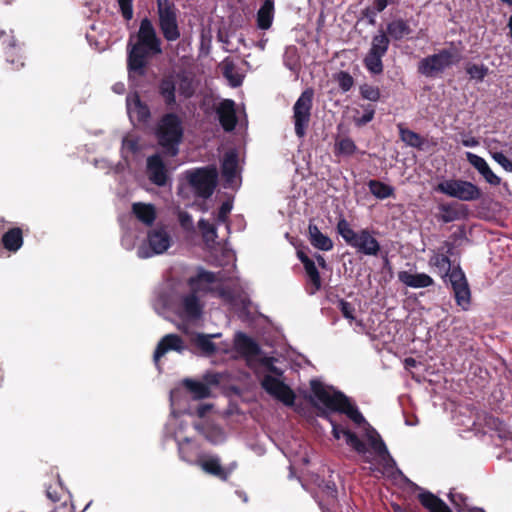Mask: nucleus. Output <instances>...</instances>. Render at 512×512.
<instances>
[{"mask_svg":"<svg viewBox=\"0 0 512 512\" xmlns=\"http://www.w3.org/2000/svg\"><path fill=\"white\" fill-rule=\"evenodd\" d=\"M398 279L405 286L419 289L430 287L434 284V280L426 273H412L410 271H400Z\"/></svg>","mask_w":512,"mask_h":512,"instance_id":"24","label":"nucleus"},{"mask_svg":"<svg viewBox=\"0 0 512 512\" xmlns=\"http://www.w3.org/2000/svg\"><path fill=\"white\" fill-rule=\"evenodd\" d=\"M374 113H375L374 109L367 108V109H365V112L362 116L355 115L353 117V121H354L355 125H357L359 127L364 126L365 124L372 121V119L374 117Z\"/></svg>","mask_w":512,"mask_h":512,"instance_id":"50","label":"nucleus"},{"mask_svg":"<svg viewBox=\"0 0 512 512\" xmlns=\"http://www.w3.org/2000/svg\"><path fill=\"white\" fill-rule=\"evenodd\" d=\"M185 177L197 196L208 198L216 187L218 173L214 166H210L186 171Z\"/></svg>","mask_w":512,"mask_h":512,"instance_id":"10","label":"nucleus"},{"mask_svg":"<svg viewBox=\"0 0 512 512\" xmlns=\"http://www.w3.org/2000/svg\"><path fill=\"white\" fill-rule=\"evenodd\" d=\"M436 190L461 201H474L481 197L480 189L464 180H445L437 185Z\"/></svg>","mask_w":512,"mask_h":512,"instance_id":"12","label":"nucleus"},{"mask_svg":"<svg viewBox=\"0 0 512 512\" xmlns=\"http://www.w3.org/2000/svg\"><path fill=\"white\" fill-rule=\"evenodd\" d=\"M298 259L304 266L308 277L309 293L315 294L321 288V278L314 259L308 257L303 251L297 252Z\"/></svg>","mask_w":512,"mask_h":512,"instance_id":"21","label":"nucleus"},{"mask_svg":"<svg viewBox=\"0 0 512 512\" xmlns=\"http://www.w3.org/2000/svg\"><path fill=\"white\" fill-rule=\"evenodd\" d=\"M162 52L160 39L148 18H144L135 36L128 42L129 79L134 82L145 73L148 57Z\"/></svg>","mask_w":512,"mask_h":512,"instance_id":"3","label":"nucleus"},{"mask_svg":"<svg viewBox=\"0 0 512 512\" xmlns=\"http://www.w3.org/2000/svg\"><path fill=\"white\" fill-rule=\"evenodd\" d=\"M203 434L205 438L213 444L222 443L226 437L224 431L220 427L214 425L207 426Z\"/></svg>","mask_w":512,"mask_h":512,"instance_id":"41","label":"nucleus"},{"mask_svg":"<svg viewBox=\"0 0 512 512\" xmlns=\"http://www.w3.org/2000/svg\"><path fill=\"white\" fill-rule=\"evenodd\" d=\"M178 220L183 229H185L187 231H190L193 229L194 225H193L192 216L190 214H188L187 212L180 211L178 213Z\"/></svg>","mask_w":512,"mask_h":512,"instance_id":"51","label":"nucleus"},{"mask_svg":"<svg viewBox=\"0 0 512 512\" xmlns=\"http://www.w3.org/2000/svg\"><path fill=\"white\" fill-rule=\"evenodd\" d=\"M186 349L183 340L176 334L165 335L158 343L154 352V363L159 366V361L169 351L182 353Z\"/></svg>","mask_w":512,"mask_h":512,"instance_id":"18","label":"nucleus"},{"mask_svg":"<svg viewBox=\"0 0 512 512\" xmlns=\"http://www.w3.org/2000/svg\"><path fill=\"white\" fill-rule=\"evenodd\" d=\"M357 150V147L354 141L350 138H342L338 140L335 144V151L337 154L344 156H351Z\"/></svg>","mask_w":512,"mask_h":512,"instance_id":"40","label":"nucleus"},{"mask_svg":"<svg viewBox=\"0 0 512 512\" xmlns=\"http://www.w3.org/2000/svg\"><path fill=\"white\" fill-rule=\"evenodd\" d=\"M125 90V87H124V84L122 83H116L114 86H113V91L115 93H118V94H121L123 93Z\"/></svg>","mask_w":512,"mask_h":512,"instance_id":"60","label":"nucleus"},{"mask_svg":"<svg viewBox=\"0 0 512 512\" xmlns=\"http://www.w3.org/2000/svg\"><path fill=\"white\" fill-rule=\"evenodd\" d=\"M467 73L472 79L482 81L488 73V68L484 65L473 64L467 67Z\"/></svg>","mask_w":512,"mask_h":512,"instance_id":"46","label":"nucleus"},{"mask_svg":"<svg viewBox=\"0 0 512 512\" xmlns=\"http://www.w3.org/2000/svg\"><path fill=\"white\" fill-rule=\"evenodd\" d=\"M339 309L341 310L343 316L350 320V321H354L355 320V317L353 315L355 309L354 307L347 301H344V300H341L339 302Z\"/></svg>","mask_w":512,"mask_h":512,"instance_id":"52","label":"nucleus"},{"mask_svg":"<svg viewBox=\"0 0 512 512\" xmlns=\"http://www.w3.org/2000/svg\"><path fill=\"white\" fill-rule=\"evenodd\" d=\"M389 37L384 31H379L372 39L371 48L369 52L385 55L389 47Z\"/></svg>","mask_w":512,"mask_h":512,"instance_id":"35","label":"nucleus"},{"mask_svg":"<svg viewBox=\"0 0 512 512\" xmlns=\"http://www.w3.org/2000/svg\"><path fill=\"white\" fill-rule=\"evenodd\" d=\"M132 213L134 214L136 219L145 226H151L157 218V209L151 203H133Z\"/></svg>","mask_w":512,"mask_h":512,"instance_id":"26","label":"nucleus"},{"mask_svg":"<svg viewBox=\"0 0 512 512\" xmlns=\"http://www.w3.org/2000/svg\"><path fill=\"white\" fill-rule=\"evenodd\" d=\"M312 102L313 91L308 89L300 95L293 106V123L295 133L299 138L305 136L306 129L310 123Z\"/></svg>","mask_w":512,"mask_h":512,"instance_id":"13","label":"nucleus"},{"mask_svg":"<svg viewBox=\"0 0 512 512\" xmlns=\"http://www.w3.org/2000/svg\"><path fill=\"white\" fill-rule=\"evenodd\" d=\"M388 5V0H374L372 8L366 9V16L370 17V23L375 22L374 18L377 13L383 11Z\"/></svg>","mask_w":512,"mask_h":512,"instance_id":"47","label":"nucleus"},{"mask_svg":"<svg viewBox=\"0 0 512 512\" xmlns=\"http://www.w3.org/2000/svg\"><path fill=\"white\" fill-rule=\"evenodd\" d=\"M178 79V93L184 98H190L195 91L193 80L186 75H179Z\"/></svg>","mask_w":512,"mask_h":512,"instance_id":"39","label":"nucleus"},{"mask_svg":"<svg viewBox=\"0 0 512 512\" xmlns=\"http://www.w3.org/2000/svg\"><path fill=\"white\" fill-rule=\"evenodd\" d=\"M222 175L228 187L234 188L239 184V165L235 151L225 153L222 161Z\"/></svg>","mask_w":512,"mask_h":512,"instance_id":"19","label":"nucleus"},{"mask_svg":"<svg viewBox=\"0 0 512 512\" xmlns=\"http://www.w3.org/2000/svg\"><path fill=\"white\" fill-rule=\"evenodd\" d=\"M211 408L210 405H201L198 410H197V413L200 417H203L205 416V414L207 413V411Z\"/></svg>","mask_w":512,"mask_h":512,"instance_id":"59","label":"nucleus"},{"mask_svg":"<svg viewBox=\"0 0 512 512\" xmlns=\"http://www.w3.org/2000/svg\"><path fill=\"white\" fill-rule=\"evenodd\" d=\"M196 465L204 472L217 476L222 480H226L235 468V465H232L229 469H225L221 466L220 459L217 456L206 454L198 457Z\"/></svg>","mask_w":512,"mask_h":512,"instance_id":"17","label":"nucleus"},{"mask_svg":"<svg viewBox=\"0 0 512 512\" xmlns=\"http://www.w3.org/2000/svg\"><path fill=\"white\" fill-rule=\"evenodd\" d=\"M174 244V237L164 225L150 229L146 239L138 246L136 254L141 259L151 258L166 253Z\"/></svg>","mask_w":512,"mask_h":512,"instance_id":"9","label":"nucleus"},{"mask_svg":"<svg viewBox=\"0 0 512 512\" xmlns=\"http://www.w3.org/2000/svg\"><path fill=\"white\" fill-rule=\"evenodd\" d=\"M314 261L316 263L317 266L323 268V269H326L327 268V264H326V261L324 259V257L320 254H315L314 255Z\"/></svg>","mask_w":512,"mask_h":512,"instance_id":"58","label":"nucleus"},{"mask_svg":"<svg viewBox=\"0 0 512 512\" xmlns=\"http://www.w3.org/2000/svg\"><path fill=\"white\" fill-rule=\"evenodd\" d=\"M324 492L326 493L327 497H329L331 499H335L336 498L337 490H336V487H335L334 484H332V485L327 484L326 487H325Z\"/></svg>","mask_w":512,"mask_h":512,"instance_id":"57","label":"nucleus"},{"mask_svg":"<svg viewBox=\"0 0 512 512\" xmlns=\"http://www.w3.org/2000/svg\"><path fill=\"white\" fill-rule=\"evenodd\" d=\"M361 96L369 101H378L380 98V90L376 86L364 84L360 87Z\"/></svg>","mask_w":512,"mask_h":512,"instance_id":"44","label":"nucleus"},{"mask_svg":"<svg viewBox=\"0 0 512 512\" xmlns=\"http://www.w3.org/2000/svg\"><path fill=\"white\" fill-rule=\"evenodd\" d=\"M419 500L430 512H451L449 507L440 498L430 492L420 493Z\"/></svg>","mask_w":512,"mask_h":512,"instance_id":"28","label":"nucleus"},{"mask_svg":"<svg viewBox=\"0 0 512 512\" xmlns=\"http://www.w3.org/2000/svg\"><path fill=\"white\" fill-rule=\"evenodd\" d=\"M453 248V244L446 241L437 250L432 251L429 266L441 277H448L457 305L466 311L470 307L471 293L464 272L459 267H452L449 256Z\"/></svg>","mask_w":512,"mask_h":512,"instance_id":"4","label":"nucleus"},{"mask_svg":"<svg viewBox=\"0 0 512 512\" xmlns=\"http://www.w3.org/2000/svg\"><path fill=\"white\" fill-rule=\"evenodd\" d=\"M4 247L10 252L18 251L23 245L22 231L19 228H12L2 236Z\"/></svg>","mask_w":512,"mask_h":512,"instance_id":"30","label":"nucleus"},{"mask_svg":"<svg viewBox=\"0 0 512 512\" xmlns=\"http://www.w3.org/2000/svg\"><path fill=\"white\" fill-rule=\"evenodd\" d=\"M459 512H464V511L461 510ZM467 512H485V511L483 509H480V508H472V509H469Z\"/></svg>","mask_w":512,"mask_h":512,"instance_id":"64","label":"nucleus"},{"mask_svg":"<svg viewBox=\"0 0 512 512\" xmlns=\"http://www.w3.org/2000/svg\"><path fill=\"white\" fill-rule=\"evenodd\" d=\"M459 60L456 52L443 49L436 54L423 58L418 64V71L426 77H435Z\"/></svg>","mask_w":512,"mask_h":512,"instance_id":"11","label":"nucleus"},{"mask_svg":"<svg viewBox=\"0 0 512 512\" xmlns=\"http://www.w3.org/2000/svg\"><path fill=\"white\" fill-rule=\"evenodd\" d=\"M274 5L271 0H265L257 13V24L260 29L270 28L273 21Z\"/></svg>","mask_w":512,"mask_h":512,"instance_id":"31","label":"nucleus"},{"mask_svg":"<svg viewBox=\"0 0 512 512\" xmlns=\"http://www.w3.org/2000/svg\"><path fill=\"white\" fill-rule=\"evenodd\" d=\"M47 496L54 502L60 500V497L51 491L50 488L47 489Z\"/></svg>","mask_w":512,"mask_h":512,"instance_id":"61","label":"nucleus"},{"mask_svg":"<svg viewBox=\"0 0 512 512\" xmlns=\"http://www.w3.org/2000/svg\"><path fill=\"white\" fill-rule=\"evenodd\" d=\"M182 394L183 391L179 387L173 389L170 393L172 412L166 425V432L174 437L177 442L180 458L189 464L196 465L197 459L199 456H202V453L196 443L183 435L184 424L179 421L176 415V410L182 408Z\"/></svg>","mask_w":512,"mask_h":512,"instance_id":"5","label":"nucleus"},{"mask_svg":"<svg viewBox=\"0 0 512 512\" xmlns=\"http://www.w3.org/2000/svg\"><path fill=\"white\" fill-rule=\"evenodd\" d=\"M383 55L374 54L372 52H368L367 56L364 59L365 67L372 74H380L383 71V63H382Z\"/></svg>","mask_w":512,"mask_h":512,"instance_id":"37","label":"nucleus"},{"mask_svg":"<svg viewBox=\"0 0 512 512\" xmlns=\"http://www.w3.org/2000/svg\"><path fill=\"white\" fill-rule=\"evenodd\" d=\"M188 284L190 290L199 296L201 294L211 293L226 302L232 301V295L226 290V284L222 276L206 271L203 268L197 269L195 276L189 278Z\"/></svg>","mask_w":512,"mask_h":512,"instance_id":"7","label":"nucleus"},{"mask_svg":"<svg viewBox=\"0 0 512 512\" xmlns=\"http://www.w3.org/2000/svg\"><path fill=\"white\" fill-rule=\"evenodd\" d=\"M236 350L245 357L249 366L262 375L263 389L287 406L294 404L295 394L282 380V371L275 367V358L263 356L259 346L250 337L239 332L235 335Z\"/></svg>","mask_w":512,"mask_h":512,"instance_id":"2","label":"nucleus"},{"mask_svg":"<svg viewBox=\"0 0 512 512\" xmlns=\"http://www.w3.org/2000/svg\"><path fill=\"white\" fill-rule=\"evenodd\" d=\"M309 240L313 247L322 251H330L333 248V241L314 224L308 227Z\"/></svg>","mask_w":512,"mask_h":512,"instance_id":"27","label":"nucleus"},{"mask_svg":"<svg viewBox=\"0 0 512 512\" xmlns=\"http://www.w3.org/2000/svg\"><path fill=\"white\" fill-rule=\"evenodd\" d=\"M490 155L504 170L512 172V162L502 152L490 150Z\"/></svg>","mask_w":512,"mask_h":512,"instance_id":"48","label":"nucleus"},{"mask_svg":"<svg viewBox=\"0 0 512 512\" xmlns=\"http://www.w3.org/2000/svg\"><path fill=\"white\" fill-rule=\"evenodd\" d=\"M405 363H406L407 366H414L416 361L413 358H407L405 360Z\"/></svg>","mask_w":512,"mask_h":512,"instance_id":"63","label":"nucleus"},{"mask_svg":"<svg viewBox=\"0 0 512 512\" xmlns=\"http://www.w3.org/2000/svg\"><path fill=\"white\" fill-rule=\"evenodd\" d=\"M507 27H508V29H509V35H510V37L512 38V15L510 16V18H509V20H508Z\"/></svg>","mask_w":512,"mask_h":512,"instance_id":"62","label":"nucleus"},{"mask_svg":"<svg viewBox=\"0 0 512 512\" xmlns=\"http://www.w3.org/2000/svg\"><path fill=\"white\" fill-rule=\"evenodd\" d=\"M411 32L408 23L402 19H395L387 25V34L393 40H401Z\"/></svg>","mask_w":512,"mask_h":512,"instance_id":"29","label":"nucleus"},{"mask_svg":"<svg viewBox=\"0 0 512 512\" xmlns=\"http://www.w3.org/2000/svg\"><path fill=\"white\" fill-rule=\"evenodd\" d=\"M220 333L215 334H196L192 338V343L199 349L202 355L211 356L217 353H227L229 345L227 343L216 344L213 342L214 338L220 337Z\"/></svg>","mask_w":512,"mask_h":512,"instance_id":"16","label":"nucleus"},{"mask_svg":"<svg viewBox=\"0 0 512 512\" xmlns=\"http://www.w3.org/2000/svg\"><path fill=\"white\" fill-rule=\"evenodd\" d=\"M461 143L463 146L471 148L479 145V141L473 136L463 138Z\"/></svg>","mask_w":512,"mask_h":512,"instance_id":"56","label":"nucleus"},{"mask_svg":"<svg viewBox=\"0 0 512 512\" xmlns=\"http://www.w3.org/2000/svg\"><path fill=\"white\" fill-rule=\"evenodd\" d=\"M127 113L133 124L146 122L150 117L148 106L140 101L137 93L129 94L126 99Z\"/></svg>","mask_w":512,"mask_h":512,"instance_id":"20","label":"nucleus"},{"mask_svg":"<svg viewBox=\"0 0 512 512\" xmlns=\"http://www.w3.org/2000/svg\"><path fill=\"white\" fill-rule=\"evenodd\" d=\"M368 187L370 192L378 199H386L394 193L392 186L377 180H370Z\"/></svg>","mask_w":512,"mask_h":512,"instance_id":"33","label":"nucleus"},{"mask_svg":"<svg viewBox=\"0 0 512 512\" xmlns=\"http://www.w3.org/2000/svg\"><path fill=\"white\" fill-rule=\"evenodd\" d=\"M122 246L126 250H132L135 247V239L131 233H127L122 237Z\"/></svg>","mask_w":512,"mask_h":512,"instance_id":"55","label":"nucleus"},{"mask_svg":"<svg viewBox=\"0 0 512 512\" xmlns=\"http://www.w3.org/2000/svg\"><path fill=\"white\" fill-rule=\"evenodd\" d=\"M216 111L224 130L232 131L235 128L237 122L234 101L230 99L222 100L217 106Z\"/></svg>","mask_w":512,"mask_h":512,"instance_id":"22","label":"nucleus"},{"mask_svg":"<svg viewBox=\"0 0 512 512\" xmlns=\"http://www.w3.org/2000/svg\"><path fill=\"white\" fill-rule=\"evenodd\" d=\"M204 304L202 303L200 296L190 290L189 293L180 296L173 304V312L181 319L185 321H196L198 320L203 311Z\"/></svg>","mask_w":512,"mask_h":512,"instance_id":"14","label":"nucleus"},{"mask_svg":"<svg viewBox=\"0 0 512 512\" xmlns=\"http://www.w3.org/2000/svg\"><path fill=\"white\" fill-rule=\"evenodd\" d=\"M310 385L311 401L319 407L346 414L360 429V435L367 443L346 427L331 422L332 433L336 439L343 438L345 443L362 457L363 461L370 464V470L373 473L377 472L387 477H395L400 474L379 433L365 420L349 398L319 380H312Z\"/></svg>","mask_w":512,"mask_h":512,"instance_id":"1","label":"nucleus"},{"mask_svg":"<svg viewBox=\"0 0 512 512\" xmlns=\"http://www.w3.org/2000/svg\"><path fill=\"white\" fill-rule=\"evenodd\" d=\"M224 76L233 87H237L242 84L243 76L235 70L234 65L230 62H226L224 64Z\"/></svg>","mask_w":512,"mask_h":512,"instance_id":"43","label":"nucleus"},{"mask_svg":"<svg viewBox=\"0 0 512 512\" xmlns=\"http://www.w3.org/2000/svg\"><path fill=\"white\" fill-rule=\"evenodd\" d=\"M232 210V204L230 202H224L217 214V222L220 223H226V220L228 218V215L230 214Z\"/></svg>","mask_w":512,"mask_h":512,"instance_id":"53","label":"nucleus"},{"mask_svg":"<svg viewBox=\"0 0 512 512\" xmlns=\"http://www.w3.org/2000/svg\"><path fill=\"white\" fill-rule=\"evenodd\" d=\"M199 228L207 245L214 243L217 238L216 228L204 219L199 221Z\"/></svg>","mask_w":512,"mask_h":512,"instance_id":"42","label":"nucleus"},{"mask_svg":"<svg viewBox=\"0 0 512 512\" xmlns=\"http://www.w3.org/2000/svg\"><path fill=\"white\" fill-rule=\"evenodd\" d=\"M284 64L290 70H296L298 67V55L295 47H288L284 53Z\"/></svg>","mask_w":512,"mask_h":512,"instance_id":"45","label":"nucleus"},{"mask_svg":"<svg viewBox=\"0 0 512 512\" xmlns=\"http://www.w3.org/2000/svg\"><path fill=\"white\" fill-rule=\"evenodd\" d=\"M183 386L195 400L203 399L210 395V389L208 385L201 381L185 379L183 381Z\"/></svg>","mask_w":512,"mask_h":512,"instance_id":"32","label":"nucleus"},{"mask_svg":"<svg viewBox=\"0 0 512 512\" xmlns=\"http://www.w3.org/2000/svg\"><path fill=\"white\" fill-rule=\"evenodd\" d=\"M160 29L167 41H175L180 37L176 13L169 0H157Z\"/></svg>","mask_w":512,"mask_h":512,"instance_id":"15","label":"nucleus"},{"mask_svg":"<svg viewBox=\"0 0 512 512\" xmlns=\"http://www.w3.org/2000/svg\"><path fill=\"white\" fill-rule=\"evenodd\" d=\"M468 162L483 176V178L491 185L497 186L501 182L498 177L489 167L486 160L472 152H466Z\"/></svg>","mask_w":512,"mask_h":512,"instance_id":"23","label":"nucleus"},{"mask_svg":"<svg viewBox=\"0 0 512 512\" xmlns=\"http://www.w3.org/2000/svg\"><path fill=\"white\" fill-rule=\"evenodd\" d=\"M123 17L130 20L133 17L132 0H118Z\"/></svg>","mask_w":512,"mask_h":512,"instance_id":"54","label":"nucleus"},{"mask_svg":"<svg viewBox=\"0 0 512 512\" xmlns=\"http://www.w3.org/2000/svg\"><path fill=\"white\" fill-rule=\"evenodd\" d=\"M159 144L172 156L178 153L183 137L182 120L174 113L164 115L156 128Z\"/></svg>","mask_w":512,"mask_h":512,"instance_id":"8","label":"nucleus"},{"mask_svg":"<svg viewBox=\"0 0 512 512\" xmlns=\"http://www.w3.org/2000/svg\"><path fill=\"white\" fill-rule=\"evenodd\" d=\"M139 138L134 133L127 134L122 140L121 153L124 158L134 154L139 150Z\"/></svg>","mask_w":512,"mask_h":512,"instance_id":"36","label":"nucleus"},{"mask_svg":"<svg viewBox=\"0 0 512 512\" xmlns=\"http://www.w3.org/2000/svg\"><path fill=\"white\" fill-rule=\"evenodd\" d=\"M175 91H176V84L172 80V78H165L161 81L159 85V92L161 96L164 98L165 103L167 105H172L175 103Z\"/></svg>","mask_w":512,"mask_h":512,"instance_id":"34","label":"nucleus"},{"mask_svg":"<svg viewBox=\"0 0 512 512\" xmlns=\"http://www.w3.org/2000/svg\"><path fill=\"white\" fill-rule=\"evenodd\" d=\"M337 231L344 241L358 252L368 256L378 255L380 244L367 229L356 232L348 221L342 218L337 223Z\"/></svg>","mask_w":512,"mask_h":512,"instance_id":"6","label":"nucleus"},{"mask_svg":"<svg viewBox=\"0 0 512 512\" xmlns=\"http://www.w3.org/2000/svg\"><path fill=\"white\" fill-rule=\"evenodd\" d=\"M400 138L411 147H420L423 144L422 138L412 130L406 129L402 124L398 125Z\"/></svg>","mask_w":512,"mask_h":512,"instance_id":"38","label":"nucleus"},{"mask_svg":"<svg viewBox=\"0 0 512 512\" xmlns=\"http://www.w3.org/2000/svg\"><path fill=\"white\" fill-rule=\"evenodd\" d=\"M147 172L154 184L158 186L166 184V169L159 155H153L147 159Z\"/></svg>","mask_w":512,"mask_h":512,"instance_id":"25","label":"nucleus"},{"mask_svg":"<svg viewBox=\"0 0 512 512\" xmlns=\"http://www.w3.org/2000/svg\"><path fill=\"white\" fill-rule=\"evenodd\" d=\"M337 82L342 91L347 92L353 86L354 80L347 72H340L337 74Z\"/></svg>","mask_w":512,"mask_h":512,"instance_id":"49","label":"nucleus"}]
</instances>
